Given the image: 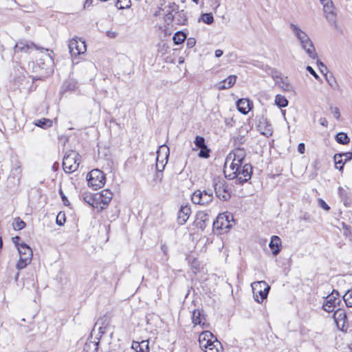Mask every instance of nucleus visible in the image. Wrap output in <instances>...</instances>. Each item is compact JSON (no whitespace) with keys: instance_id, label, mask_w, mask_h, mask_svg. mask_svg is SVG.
I'll return each instance as SVG.
<instances>
[{"instance_id":"c85d7f7f","label":"nucleus","mask_w":352,"mask_h":352,"mask_svg":"<svg viewBox=\"0 0 352 352\" xmlns=\"http://www.w3.org/2000/svg\"><path fill=\"white\" fill-rule=\"evenodd\" d=\"M198 217L201 221L197 222V226L201 230H204L207 226V223L209 221V215L206 212H200L198 214Z\"/></svg>"},{"instance_id":"de8ad7c7","label":"nucleus","mask_w":352,"mask_h":352,"mask_svg":"<svg viewBox=\"0 0 352 352\" xmlns=\"http://www.w3.org/2000/svg\"><path fill=\"white\" fill-rule=\"evenodd\" d=\"M318 206L322 209H324L325 211H329L330 210V207L329 206V205L322 199H318Z\"/></svg>"},{"instance_id":"5fc2aeb1","label":"nucleus","mask_w":352,"mask_h":352,"mask_svg":"<svg viewBox=\"0 0 352 352\" xmlns=\"http://www.w3.org/2000/svg\"><path fill=\"white\" fill-rule=\"evenodd\" d=\"M331 109H332V113L334 116V117L338 120L340 117V111H339V109L338 107H331Z\"/></svg>"},{"instance_id":"a211bd4d","label":"nucleus","mask_w":352,"mask_h":352,"mask_svg":"<svg viewBox=\"0 0 352 352\" xmlns=\"http://www.w3.org/2000/svg\"><path fill=\"white\" fill-rule=\"evenodd\" d=\"M324 12L326 14V18L328 21L333 25H336V14L333 11V6L332 2L328 3L327 2L326 4L324 5Z\"/></svg>"},{"instance_id":"864d4df0","label":"nucleus","mask_w":352,"mask_h":352,"mask_svg":"<svg viewBox=\"0 0 352 352\" xmlns=\"http://www.w3.org/2000/svg\"><path fill=\"white\" fill-rule=\"evenodd\" d=\"M342 157H344L345 162H348L352 158V153L346 152V153H340Z\"/></svg>"},{"instance_id":"338daca9","label":"nucleus","mask_w":352,"mask_h":352,"mask_svg":"<svg viewBox=\"0 0 352 352\" xmlns=\"http://www.w3.org/2000/svg\"><path fill=\"white\" fill-rule=\"evenodd\" d=\"M317 63H318V65L320 67V71L322 72H323L322 68H324L325 69H327V67L321 61L318 60Z\"/></svg>"},{"instance_id":"69168bd1","label":"nucleus","mask_w":352,"mask_h":352,"mask_svg":"<svg viewBox=\"0 0 352 352\" xmlns=\"http://www.w3.org/2000/svg\"><path fill=\"white\" fill-rule=\"evenodd\" d=\"M165 165H160L158 163L156 164V169L157 172H162L164 168Z\"/></svg>"},{"instance_id":"c03bdc74","label":"nucleus","mask_w":352,"mask_h":352,"mask_svg":"<svg viewBox=\"0 0 352 352\" xmlns=\"http://www.w3.org/2000/svg\"><path fill=\"white\" fill-rule=\"evenodd\" d=\"M194 144L197 148L204 147L206 144L205 139L202 136L197 135L195 138Z\"/></svg>"},{"instance_id":"ddd939ff","label":"nucleus","mask_w":352,"mask_h":352,"mask_svg":"<svg viewBox=\"0 0 352 352\" xmlns=\"http://www.w3.org/2000/svg\"><path fill=\"white\" fill-rule=\"evenodd\" d=\"M252 175V166L250 164L246 163L243 164L241 172H239V176L236 178L240 184H243L251 179Z\"/></svg>"},{"instance_id":"3c124183","label":"nucleus","mask_w":352,"mask_h":352,"mask_svg":"<svg viewBox=\"0 0 352 352\" xmlns=\"http://www.w3.org/2000/svg\"><path fill=\"white\" fill-rule=\"evenodd\" d=\"M272 77L275 80L276 83L279 82L280 78H281L283 76H281V74L279 73L277 71H274L272 73Z\"/></svg>"},{"instance_id":"2eb2a0df","label":"nucleus","mask_w":352,"mask_h":352,"mask_svg":"<svg viewBox=\"0 0 352 352\" xmlns=\"http://www.w3.org/2000/svg\"><path fill=\"white\" fill-rule=\"evenodd\" d=\"M191 214V209L188 205L182 206L177 214V223L179 225L186 223Z\"/></svg>"},{"instance_id":"e2e57ef3","label":"nucleus","mask_w":352,"mask_h":352,"mask_svg":"<svg viewBox=\"0 0 352 352\" xmlns=\"http://www.w3.org/2000/svg\"><path fill=\"white\" fill-rule=\"evenodd\" d=\"M338 192L341 197L346 196V192L342 187L338 188Z\"/></svg>"},{"instance_id":"6e6552de","label":"nucleus","mask_w":352,"mask_h":352,"mask_svg":"<svg viewBox=\"0 0 352 352\" xmlns=\"http://www.w3.org/2000/svg\"><path fill=\"white\" fill-rule=\"evenodd\" d=\"M191 200L195 204L208 206L212 201L213 195L210 190H197L193 192L191 197Z\"/></svg>"},{"instance_id":"7ed1b4c3","label":"nucleus","mask_w":352,"mask_h":352,"mask_svg":"<svg viewBox=\"0 0 352 352\" xmlns=\"http://www.w3.org/2000/svg\"><path fill=\"white\" fill-rule=\"evenodd\" d=\"M80 162V155L74 151L67 153L63 160V168L65 173H71L76 170Z\"/></svg>"},{"instance_id":"2f4dec72","label":"nucleus","mask_w":352,"mask_h":352,"mask_svg":"<svg viewBox=\"0 0 352 352\" xmlns=\"http://www.w3.org/2000/svg\"><path fill=\"white\" fill-rule=\"evenodd\" d=\"M186 34L182 31H178L174 34L173 41L175 45H179L186 39Z\"/></svg>"},{"instance_id":"4d7b16f0","label":"nucleus","mask_w":352,"mask_h":352,"mask_svg":"<svg viewBox=\"0 0 352 352\" xmlns=\"http://www.w3.org/2000/svg\"><path fill=\"white\" fill-rule=\"evenodd\" d=\"M60 195L61 196V198H62V200L63 201V204L65 206H69V200L67 199V197L65 195V194L63 193V192L61 190H60Z\"/></svg>"},{"instance_id":"e433bc0d","label":"nucleus","mask_w":352,"mask_h":352,"mask_svg":"<svg viewBox=\"0 0 352 352\" xmlns=\"http://www.w3.org/2000/svg\"><path fill=\"white\" fill-rule=\"evenodd\" d=\"M288 100L281 95H276L275 97V104L279 107H286L288 105Z\"/></svg>"},{"instance_id":"9d476101","label":"nucleus","mask_w":352,"mask_h":352,"mask_svg":"<svg viewBox=\"0 0 352 352\" xmlns=\"http://www.w3.org/2000/svg\"><path fill=\"white\" fill-rule=\"evenodd\" d=\"M69 52L72 56H77L86 52V44L80 39H72L69 43Z\"/></svg>"},{"instance_id":"79ce46f5","label":"nucleus","mask_w":352,"mask_h":352,"mask_svg":"<svg viewBox=\"0 0 352 352\" xmlns=\"http://www.w3.org/2000/svg\"><path fill=\"white\" fill-rule=\"evenodd\" d=\"M343 300L347 307H352V289L345 293Z\"/></svg>"},{"instance_id":"412c9836","label":"nucleus","mask_w":352,"mask_h":352,"mask_svg":"<svg viewBox=\"0 0 352 352\" xmlns=\"http://www.w3.org/2000/svg\"><path fill=\"white\" fill-rule=\"evenodd\" d=\"M109 325V320L107 317L100 318L95 324V328L98 327V331L100 336L106 333L107 329Z\"/></svg>"},{"instance_id":"f704fd0d","label":"nucleus","mask_w":352,"mask_h":352,"mask_svg":"<svg viewBox=\"0 0 352 352\" xmlns=\"http://www.w3.org/2000/svg\"><path fill=\"white\" fill-rule=\"evenodd\" d=\"M333 160H334L336 168L337 169H338L340 171H342L344 164L346 162H345V160L343 161L341 154L340 153L335 154L333 156Z\"/></svg>"},{"instance_id":"bb28decb","label":"nucleus","mask_w":352,"mask_h":352,"mask_svg":"<svg viewBox=\"0 0 352 352\" xmlns=\"http://www.w3.org/2000/svg\"><path fill=\"white\" fill-rule=\"evenodd\" d=\"M82 197L84 201L87 203L89 205L91 206L94 208H99V206L98 205L96 194L94 195L91 193L85 192L82 195Z\"/></svg>"},{"instance_id":"37998d69","label":"nucleus","mask_w":352,"mask_h":352,"mask_svg":"<svg viewBox=\"0 0 352 352\" xmlns=\"http://www.w3.org/2000/svg\"><path fill=\"white\" fill-rule=\"evenodd\" d=\"M130 0H118L116 6L118 9H124L130 7Z\"/></svg>"},{"instance_id":"9b49d317","label":"nucleus","mask_w":352,"mask_h":352,"mask_svg":"<svg viewBox=\"0 0 352 352\" xmlns=\"http://www.w3.org/2000/svg\"><path fill=\"white\" fill-rule=\"evenodd\" d=\"M245 156H246L245 151L244 148H236L232 152L230 153L226 158V162H225L224 168H223L224 174L226 175V173L228 171V164L232 159L234 158L236 160H239L243 162Z\"/></svg>"},{"instance_id":"0eeeda50","label":"nucleus","mask_w":352,"mask_h":352,"mask_svg":"<svg viewBox=\"0 0 352 352\" xmlns=\"http://www.w3.org/2000/svg\"><path fill=\"white\" fill-rule=\"evenodd\" d=\"M233 221L234 217L231 213L225 212L219 214L213 222V228L227 231L232 228V222Z\"/></svg>"},{"instance_id":"cd10ccee","label":"nucleus","mask_w":352,"mask_h":352,"mask_svg":"<svg viewBox=\"0 0 352 352\" xmlns=\"http://www.w3.org/2000/svg\"><path fill=\"white\" fill-rule=\"evenodd\" d=\"M259 131H261V133L265 135L266 137H269L272 134V128L271 124H268L267 122L265 121L264 122H260L258 125Z\"/></svg>"},{"instance_id":"39448f33","label":"nucleus","mask_w":352,"mask_h":352,"mask_svg":"<svg viewBox=\"0 0 352 352\" xmlns=\"http://www.w3.org/2000/svg\"><path fill=\"white\" fill-rule=\"evenodd\" d=\"M87 180L89 186L97 190L104 186L105 184V175L102 170L94 169L87 174Z\"/></svg>"},{"instance_id":"49530a36","label":"nucleus","mask_w":352,"mask_h":352,"mask_svg":"<svg viewBox=\"0 0 352 352\" xmlns=\"http://www.w3.org/2000/svg\"><path fill=\"white\" fill-rule=\"evenodd\" d=\"M300 219L306 222H310L312 220V217L309 212H304L300 217Z\"/></svg>"},{"instance_id":"a18cd8bd","label":"nucleus","mask_w":352,"mask_h":352,"mask_svg":"<svg viewBox=\"0 0 352 352\" xmlns=\"http://www.w3.org/2000/svg\"><path fill=\"white\" fill-rule=\"evenodd\" d=\"M208 1L210 3V6L212 10H214V12L217 11V8L221 5V0H208Z\"/></svg>"},{"instance_id":"a878e982","label":"nucleus","mask_w":352,"mask_h":352,"mask_svg":"<svg viewBox=\"0 0 352 352\" xmlns=\"http://www.w3.org/2000/svg\"><path fill=\"white\" fill-rule=\"evenodd\" d=\"M333 318L338 325H339L340 322H342V325L344 326L347 319L346 313L345 310L343 309L338 308L334 311Z\"/></svg>"},{"instance_id":"4c0bfd02","label":"nucleus","mask_w":352,"mask_h":352,"mask_svg":"<svg viewBox=\"0 0 352 352\" xmlns=\"http://www.w3.org/2000/svg\"><path fill=\"white\" fill-rule=\"evenodd\" d=\"M177 21L179 25H185L188 21V16L186 12L184 10H181L177 12Z\"/></svg>"},{"instance_id":"473e14b6","label":"nucleus","mask_w":352,"mask_h":352,"mask_svg":"<svg viewBox=\"0 0 352 352\" xmlns=\"http://www.w3.org/2000/svg\"><path fill=\"white\" fill-rule=\"evenodd\" d=\"M276 84L284 91H289L292 89V87L289 82L287 77H282Z\"/></svg>"},{"instance_id":"393cba45","label":"nucleus","mask_w":352,"mask_h":352,"mask_svg":"<svg viewBox=\"0 0 352 352\" xmlns=\"http://www.w3.org/2000/svg\"><path fill=\"white\" fill-rule=\"evenodd\" d=\"M228 171L225 174L226 177H228L230 179H235L237 176H239V168L236 165L235 162L233 161H230L228 164Z\"/></svg>"},{"instance_id":"8fccbe9b","label":"nucleus","mask_w":352,"mask_h":352,"mask_svg":"<svg viewBox=\"0 0 352 352\" xmlns=\"http://www.w3.org/2000/svg\"><path fill=\"white\" fill-rule=\"evenodd\" d=\"M196 44V40L194 38H188L186 41V46L188 48L193 47Z\"/></svg>"},{"instance_id":"58836bf2","label":"nucleus","mask_w":352,"mask_h":352,"mask_svg":"<svg viewBox=\"0 0 352 352\" xmlns=\"http://www.w3.org/2000/svg\"><path fill=\"white\" fill-rule=\"evenodd\" d=\"M12 226L15 230H21L25 228V223L22 219H21L19 217H16L14 219Z\"/></svg>"},{"instance_id":"6e6d98bb","label":"nucleus","mask_w":352,"mask_h":352,"mask_svg":"<svg viewBox=\"0 0 352 352\" xmlns=\"http://www.w3.org/2000/svg\"><path fill=\"white\" fill-rule=\"evenodd\" d=\"M224 122L226 126L232 127L234 125V121L233 118H225Z\"/></svg>"},{"instance_id":"423d86ee","label":"nucleus","mask_w":352,"mask_h":352,"mask_svg":"<svg viewBox=\"0 0 352 352\" xmlns=\"http://www.w3.org/2000/svg\"><path fill=\"white\" fill-rule=\"evenodd\" d=\"M252 288L254 300L258 302H261L267 298L270 289V287L264 280L253 283Z\"/></svg>"},{"instance_id":"1a4fd4ad","label":"nucleus","mask_w":352,"mask_h":352,"mask_svg":"<svg viewBox=\"0 0 352 352\" xmlns=\"http://www.w3.org/2000/svg\"><path fill=\"white\" fill-rule=\"evenodd\" d=\"M338 292L333 290L331 294L326 298V301L322 305V308L325 311L331 313L340 305L341 300L338 298Z\"/></svg>"},{"instance_id":"ea45409f","label":"nucleus","mask_w":352,"mask_h":352,"mask_svg":"<svg viewBox=\"0 0 352 352\" xmlns=\"http://www.w3.org/2000/svg\"><path fill=\"white\" fill-rule=\"evenodd\" d=\"M199 149L200 150L198 153L199 157L207 159L210 157V149L207 146L206 144L204 147Z\"/></svg>"},{"instance_id":"dca6fc26","label":"nucleus","mask_w":352,"mask_h":352,"mask_svg":"<svg viewBox=\"0 0 352 352\" xmlns=\"http://www.w3.org/2000/svg\"><path fill=\"white\" fill-rule=\"evenodd\" d=\"M32 49H37L36 45L32 42L21 41L16 43L14 46V52L28 53Z\"/></svg>"},{"instance_id":"09e8293b","label":"nucleus","mask_w":352,"mask_h":352,"mask_svg":"<svg viewBox=\"0 0 352 352\" xmlns=\"http://www.w3.org/2000/svg\"><path fill=\"white\" fill-rule=\"evenodd\" d=\"M65 221V217L64 214L60 212L56 217V223L59 226H63Z\"/></svg>"},{"instance_id":"4468645a","label":"nucleus","mask_w":352,"mask_h":352,"mask_svg":"<svg viewBox=\"0 0 352 352\" xmlns=\"http://www.w3.org/2000/svg\"><path fill=\"white\" fill-rule=\"evenodd\" d=\"M201 348L203 349L205 352H222L223 350L221 342L217 339L210 342L205 341L201 342Z\"/></svg>"},{"instance_id":"0e129e2a","label":"nucleus","mask_w":352,"mask_h":352,"mask_svg":"<svg viewBox=\"0 0 352 352\" xmlns=\"http://www.w3.org/2000/svg\"><path fill=\"white\" fill-rule=\"evenodd\" d=\"M223 52L221 50H216L214 52L215 56L219 58L223 55Z\"/></svg>"},{"instance_id":"b1692460","label":"nucleus","mask_w":352,"mask_h":352,"mask_svg":"<svg viewBox=\"0 0 352 352\" xmlns=\"http://www.w3.org/2000/svg\"><path fill=\"white\" fill-rule=\"evenodd\" d=\"M52 63V58L51 56L47 54H43L38 60H37V65L41 69L48 70L49 67Z\"/></svg>"},{"instance_id":"13d9d810","label":"nucleus","mask_w":352,"mask_h":352,"mask_svg":"<svg viewBox=\"0 0 352 352\" xmlns=\"http://www.w3.org/2000/svg\"><path fill=\"white\" fill-rule=\"evenodd\" d=\"M298 151L300 154H303L305 151V145L304 143H300L298 146Z\"/></svg>"},{"instance_id":"5701e85b","label":"nucleus","mask_w":352,"mask_h":352,"mask_svg":"<svg viewBox=\"0 0 352 352\" xmlns=\"http://www.w3.org/2000/svg\"><path fill=\"white\" fill-rule=\"evenodd\" d=\"M274 256H276L280 252L281 241L278 236H272L269 244Z\"/></svg>"},{"instance_id":"680f3d73","label":"nucleus","mask_w":352,"mask_h":352,"mask_svg":"<svg viewBox=\"0 0 352 352\" xmlns=\"http://www.w3.org/2000/svg\"><path fill=\"white\" fill-rule=\"evenodd\" d=\"M230 161H233V162H235L236 163V165L239 168V169L241 168L243 164V161H241V160H236V159H232Z\"/></svg>"},{"instance_id":"7c9ffc66","label":"nucleus","mask_w":352,"mask_h":352,"mask_svg":"<svg viewBox=\"0 0 352 352\" xmlns=\"http://www.w3.org/2000/svg\"><path fill=\"white\" fill-rule=\"evenodd\" d=\"M36 126L46 129L52 126V120L48 118H41L34 122Z\"/></svg>"},{"instance_id":"6ab92c4d","label":"nucleus","mask_w":352,"mask_h":352,"mask_svg":"<svg viewBox=\"0 0 352 352\" xmlns=\"http://www.w3.org/2000/svg\"><path fill=\"white\" fill-rule=\"evenodd\" d=\"M192 320L194 324L201 325L204 327L206 320L203 310H195L192 313Z\"/></svg>"},{"instance_id":"052dcab7","label":"nucleus","mask_w":352,"mask_h":352,"mask_svg":"<svg viewBox=\"0 0 352 352\" xmlns=\"http://www.w3.org/2000/svg\"><path fill=\"white\" fill-rule=\"evenodd\" d=\"M319 122L320 124L323 126H327V124H328V121L325 118H321L320 120H319Z\"/></svg>"},{"instance_id":"c756f323","label":"nucleus","mask_w":352,"mask_h":352,"mask_svg":"<svg viewBox=\"0 0 352 352\" xmlns=\"http://www.w3.org/2000/svg\"><path fill=\"white\" fill-rule=\"evenodd\" d=\"M98 342L89 340L85 342L82 352H97Z\"/></svg>"},{"instance_id":"c9c22d12","label":"nucleus","mask_w":352,"mask_h":352,"mask_svg":"<svg viewBox=\"0 0 352 352\" xmlns=\"http://www.w3.org/2000/svg\"><path fill=\"white\" fill-rule=\"evenodd\" d=\"M198 21L199 22L203 21L206 24L210 25L214 22V17L211 12L204 13L201 15Z\"/></svg>"},{"instance_id":"4be33fe9","label":"nucleus","mask_w":352,"mask_h":352,"mask_svg":"<svg viewBox=\"0 0 352 352\" xmlns=\"http://www.w3.org/2000/svg\"><path fill=\"white\" fill-rule=\"evenodd\" d=\"M236 76L234 75H230L225 80L221 81L217 85L218 89L223 90L232 87L236 82Z\"/></svg>"},{"instance_id":"f3484780","label":"nucleus","mask_w":352,"mask_h":352,"mask_svg":"<svg viewBox=\"0 0 352 352\" xmlns=\"http://www.w3.org/2000/svg\"><path fill=\"white\" fill-rule=\"evenodd\" d=\"M131 348L135 352H150L149 340L133 341Z\"/></svg>"},{"instance_id":"a19ab883","label":"nucleus","mask_w":352,"mask_h":352,"mask_svg":"<svg viewBox=\"0 0 352 352\" xmlns=\"http://www.w3.org/2000/svg\"><path fill=\"white\" fill-rule=\"evenodd\" d=\"M210 338H213V335L210 331H204L200 334L199 338V345L201 346V342L205 341L210 342L212 340Z\"/></svg>"},{"instance_id":"f257e3e1","label":"nucleus","mask_w":352,"mask_h":352,"mask_svg":"<svg viewBox=\"0 0 352 352\" xmlns=\"http://www.w3.org/2000/svg\"><path fill=\"white\" fill-rule=\"evenodd\" d=\"M289 28L300 42L301 47L305 50L307 55L312 59L317 58L318 55L316 52L313 42L307 33L301 30L297 25L292 23L289 24Z\"/></svg>"},{"instance_id":"bf43d9fd","label":"nucleus","mask_w":352,"mask_h":352,"mask_svg":"<svg viewBox=\"0 0 352 352\" xmlns=\"http://www.w3.org/2000/svg\"><path fill=\"white\" fill-rule=\"evenodd\" d=\"M326 79H327V80L328 83L329 84V85H330V86H331V87H333V82L336 83V80H335V78H334L332 76H330V78H329V77L326 75Z\"/></svg>"},{"instance_id":"aec40b11","label":"nucleus","mask_w":352,"mask_h":352,"mask_svg":"<svg viewBox=\"0 0 352 352\" xmlns=\"http://www.w3.org/2000/svg\"><path fill=\"white\" fill-rule=\"evenodd\" d=\"M251 102L247 98H241L236 102V107L239 112L243 114H247L250 110Z\"/></svg>"},{"instance_id":"f8f14e48","label":"nucleus","mask_w":352,"mask_h":352,"mask_svg":"<svg viewBox=\"0 0 352 352\" xmlns=\"http://www.w3.org/2000/svg\"><path fill=\"white\" fill-rule=\"evenodd\" d=\"M112 192L107 189L102 190L99 194H96V198L98 205L100 208V211H102L109 205L112 199Z\"/></svg>"},{"instance_id":"603ef678","label":"nucleus","mask_w":352,"mask_h":352,"mask_svg":"<svg viewBox=\"0 0 352 352\" xmlns=\"http://www.w3.org/2000/svg\"><path fill=\"white\" fill-rule=\"evenodd\" d=\"M306 69L307 72H309L316 80H319L320 77L316 74V72L314 71V69L311 66H307Z\"/></svg>"},{"instance_id":"20e7f679","label":"nucleus","mask_w":352,"mask_h":352,"mask_svg":"<svg viewBox=\"0 0 352 352\" xmlns=\"http://www.w3.org/2000/svg\"><path fill=\"white\" fill-rule=\"evenodd\" d=\"M213 187L217 197L222 201H228L231 197V192L226 182L221 178H214L213 180Z\"/></svg>"},{"instance_id":"774afa93","label":"nucleus","mask_w":352,"mask_h":352,"mask_svg":"<svg viewBox=\"0 0 352 352\" xmlns=\"http://www.w3.org/2000/svg\"><path fill=\"white\" fill-rule=\"evenodd\" d=\"M161 250L164 252V254H167L168 247L165 244H162L161 245Z\"/></svg>"},{"instance_id":"f03ea898","label":"nucleus","mask_w":352,"mask_h":352,"mask_svg":"<svg viewBox=\"0 0 352 352\" xmlns=\"http://www.w3.org/2000/svg\"><path fill=\"white\" fill-rule=\"evenodd\" d=\"M13 239L17 247L20 256L19 261L16 264V268L18 270H21L25 268L27 265L30 263L33 255L32 250L30 247L25 243H16V241L20 239L19 236H16Z\"/></svg>"},{"instance_id":"72a5a7b5","label":"nucleus","mask_w":352,"mask_h":352,"mask_svg":"<svg viewBox=\"0 0 352 352\" xmlns=\"http://www.w3.org/2000/svg\"><path fill=\"white\" fill-rule=\"evenodd\" d=\"M335 139L336 142L340 144H347L349 143L350 139L346 133L344 132H340L336 134Z\"/></svg>"}]
</instances>
